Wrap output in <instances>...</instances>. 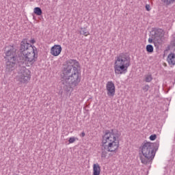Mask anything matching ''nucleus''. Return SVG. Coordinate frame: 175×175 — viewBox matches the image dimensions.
<instances>
[{"instance_id":"4be33fe9","label":"nucleus","mask_w":175,"mask_h":175,"mask_svg":"<svg viewBox=\"0 0 175 175\" xmlns=\"http://www.w3.org/2000/svg\"><path fill=\"white\" fill-rule=\"evenodd\" d=\"M107 156V152H106V150L103 151L101 153V157L106 158Z\"/></svg>"},{"instance_id":"aec40b11","label":"nucleus","mask_w":175,"mask_h":175,"mask_svg":"<svg viewBox=\"0 0 175 175\" xmlns=\"http://www.w3.org/2000/svg\"><path fill=\"white\" fill-rule=\"evenodd\" d=\"M150 140H151L152 142H154V140H155L157 139V135L154 134V135H151L149 137Z\"/></svg>"},{"instance_id":"9d476101","label":"nucleus","mask_w":175,"mask_h":175,"mask_svg":"<svg viewBox=\"0 0 175 175\" xmlns=\"http://www.w3.org/2000/svg\"><path fill=\"white\" fill-rule=\"evenodd\" d=\"M106 90L108 96H114V95H116V85L113 81H108L107 83Z\"/></svg>"},{"instance_id":"423d86ee","label":"nucleus","mask_w":175,"mask_h":175,"mask_svg":"<svg viewBox=\"0 0 175 175\" xmlns=\"http://www.w3.org/2000/svg\"><path fill=\"white\" fill-rule=\"evenodd\" d=\"M8 62H6V70L8 72H12L14 70L18 65V57L16 55V49L11 47L5 52Z\"/></svg>"},{"instance_id":"dca6fc26","label":"nucleus","mask_w":175,"mask_h":175,"mask_svg":"<svg viewBox=\"0 0 175 175\" xmlns=\"http://www.w3.org/2000/svg\"><path fill=\"white\" fill-rule=\"evenodd\" d=\"M145 81L146 83H151L152 81V75L148 74L145 75Z\"/></svg>"},{"instance_id":"9b49d317","label":"nucleus","mask_w":175,"mask_h":175,"mask_svg":"<svg viewBox=\"0 0 175 175\" xmlns=\"http://www.w3.org/2000/svg\"><path fill=\"white\" fill-rule=\"evenodd\" d=\"M61 51H62V47L61 45H54L51 49V54L53 55V57H58L59 54H61Z\"/></svg>"},{"instance_id":"a211bd4d","label":"nucleus","mask_w":175,"mask_h":175,"mask_svg":"<svg viewBox=\"0 0 175 175\" xmlns=\"http://www.w3.org/2000/svg\"><path fill=\"white\" fill-rule=\"evenodd\" d=\"M146 51L148 53H154V46L151 44H148L146 46Z\"/></svg>"},{"instance_id":"f8f14e48","label":"nucleus","mask_w":175,"mask_h":175,"mask_svg":"<svg viewBox=\"0 0 175 175\" xmlns=\"http://www.w3.org/2000/svg\"><path fill=\"white\" fill-rule=\"evenodd\" d=\"M167 61L169 65H175V54L170 53L167 56Z\"/></svg>"},{"instance_id":"7ed1b4c3","label":"nucleus","mask_w":175,"mask_h":175,"mask_svg":"<svg viewBox=\"0 0 175 175\" xmlns=\"http://www.w3.org/2000/svg\"><path fill=\"white\" fill-rule=\"evenodd\" d=\"M129 66H131V59L126 54L120 53L115 57L113 69L116 76L125 75Z\"/></svg>"},{"instance_id":"5701e85b","label":"nucleus","mask_w":175,"mask_h":175,"mask_svg":"<svg viewBox=\"0 0 175 175\" xmlns=\"http://www.w3.org/2000/svg\"><path fill=\"white\" fill-rule=\"evenodd\" d=\"M145 8H146L147 12H150V11L151 10V8H150V5H148V4H146V6H145Z\"/></svg>"},{"instance_id":"39448f33","label":"nucleus","mask_w":175,"mask_h":175,"mask_svg":"<svg viewBox=\"0 0 175 175\" xmlns=\"http://www.w3.org/2000/svg\"><path fill=\"white\" fill-rule=\"evenodd\" d=\"M81 81V78L80 77V74L79 73V69L77 67H74L72 70V73L69 75L68 77H62V83L64 85L65 90L68 88H71L72 85L76 87L79 85V83Z\"/></svg>"},{"instance_id":"412c9836","label":"nucleus","mask_w":175,"mask_h":175,"mask_svg":"<svg viewBox=\"0 0 175 175\" xmlns=\"http://www.w3.org/2000/svg\"><path fill=\"white\" fill-rule=\"evenodd\" d=\"M69 143L72 144V143H75L76 142V138L75 137H71L69 140H68Z\"/></svg>"},{"instance_id":"6ab92c4d","label":"nucleus","mask_w":175,"mask_h":175,"mask_svg":"<svg viewBox=\"0 0 175 175\" xmlns=\"http://www.w3.org/2000/svg\"><path fill=\"white\" fill-rule=\"evenodd\" d=\"M150 90V85H145L142 87V90L144 92H147Z\"/></svg>"},{"instance_id":"0eeeda50","label":"nucleus","mask_w":175,"mask_h":175,"mask_svg":"<svg viewBox=\"0 0 175 175\" xmlns=\"http://www.w3.org/2000/svg\"><path fill=\"white\" fill-rule=\"evenodd\" d=\"M16 80L19 84H27L31 80V71L25 66H22L16 77Z\"/></svg>"},{"instance_id":"6e6552de","label":"nucleus","mask_w":175,"mask_h":175,"mask_svg":"<svg viewBox=\"0 0 175 175\" xmlns=\"http://www.w3.org/2000/svg\"><path fill=\"white\" fill-rule=\"evenodd\" d=\"M79 62L75 59H69L67 61V67L63 70V77H68L70 73H73V68H79Z\"/></svg>"},{"instance_id":"f3484780","label":"nucleus","mask_w":175,"mask_h":175,"mask_svg":"<svg viewBox=\"0 0 175 175\" xmlns=\"http://www.w3.org/2000/svg\"><path fill=\"white\" fill-rule=\"evenodd\" d=\"M33 12L35 13V14H36L37 16H42V9H40V8L39 7H36L34 8V11Z\"/></svg>"},{"instance_id":"393cba45","label":"nucleus","mask_w":175,"mask_h":175,"mask_svg":"<svg viewBox=\"0 0 175 175\" xmlns=\"http://www.w3.org/2000/svg\"><path fill=\"white\" fill-rule=\"evenodd\" d=\"M31 43H35V40H32Z\"/></svg>"},{"instance_id":"4468645a","label":"nucleus","mask_w":175,"mask_h":175,"mask_svg":"<svg viewBox=\"0 0 175 175\" xmlns=\"http://www.w3.org/2000/svg\"><path fill=\"white\" fill-rule=\"evenodd\" d=\"M161 2L165 6H170V5L174 3L175 0H161Z\"/></svg>"},{"instance_id":"1a4fd4ad","label":"nucleus","mask_w":175,"mask_h":175,"mask_svg":"<svg viewBox=\"0 0 175 175\" xmlns=\"http://www.w3.org/2000/svg\"><path fill=\"white\" fill-rule=\"evenodd\" d=\"M149 43H154V47L156 49H159V46H161V34L159 31H156L154 35L152 36L151 38L148 39Z\"/></svg>"},{"instance_id":"20e7f679","label":"nucleus","mask_w":175,"mask_h":175,"mask_svg":"<svg viewBox=\"0 0 175 175\" xmlns=\"http://www.w3.org/2000/svg\"><path fill=\"white\" fill-rule=\"evenodd\" d=\"M143 156H140V161L144 165L150 163L155 157V145L151 142L144 143L142 148Z\"/></svg>"},{"instance_id":"2eb2a0df","label":"nucleus","mask_w":175,"mask_h":175,"mask_svg":"<svg viewBox=\"0 0 175 175\" xmlns=\"http://www.w3.org/2000/svg\"><path fill=\"white\" fill-rule=\"evenodd\" d=\"M79 33L80 35H83L84 36H88V35H90V31H88L87 29L81 27Z\"/></svg>"},{"instance_id":"f03ea898","label":"nucleus","mask_w":175,"mask_h":175,"mask_svg":"<svg viewBox=\"0 0 175 175\" xmlns=\"http://www.w3.org/2000/svg\"><path fill=\"white\" fill-rule=\"evenodd\" d=\"M118 133L114 130H107L103 136V146L105 151L114 152L118 149L120 141L118 140Z\"/></svg>"},{"instance_id":"b1692460","label":"nucleus","mask_w":175,"mask_h":175,"mask_svg":"<svg viewBox=\"0 0 175 175\" xmlns=\"http://www.w3.org/2000/svg\"><path fill=\"white\" fill-rule=\"evenodd\" d=\"M81 136L82 137H84V136H85V133L84 132L81 133Z\"/></svg>"},{"instance_id":"ddd939ff","label":"nucleus","mask_w":175,"mask_h":175,"mask_svg":"<svg viewBox=\"0 0 175 175\" xmlns=\"http://www.w3.org/2000/svg\"><path fill=\"white\" fill-rule=\"evenodd\" d=\"M100 166L98 163H95L93 165V175H100Z\"/></svg>"},{"instance_id":"f257e3e1","label":"nucleus","mask_w":175,"mask_h":175,"mask_svg":"<svg viewBox=\"0 0 175 175\" xmlns=\"http://www.w3.org/2000/svg\"><path fill=\"white\" fill-rule=\"evenodd\" d=\"M20 50L22 53L21 56H18V65H25L26 66H31L38 58V51L36 47L33 46L31 44L27 42V40H23L21 42Z\"/></svg>"}]
</instances>
